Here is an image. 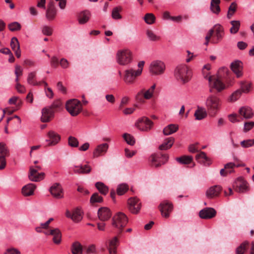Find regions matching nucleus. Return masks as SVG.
Listing matches in <instances>:
<instances>
[{
	"instance_id": "nucleus-1",
	"label": "nucleus",
	"mask_w": 254,
	"mask_h": 254,
	"mask_svg": "<svg viewBox=\"0 0 254 254\" xmlns=\"http://www.w3.org/2000/svg\"><path fill=\"white\" fill-rule=\"evenodd\" d=\"M203 77L208 81L210 87V92H212V88H215L218 92H221L225 88V85L223 83L221 78H226L230 72L227 67L220 68L218 71V76L210 75L209 71L202 70Z\"/></svg>"
},
{
	"instance_id": "nucleus-2",
	"label": "nucleus",
	"mask_w": 254,
	"mask_h": 254,
	"mask_svg": "<svg viewBox=\"0 0 254 254\" xmlns=\"http://www.w3.org/2000/svg\"><path fill=\"white\" fill-rule=\"evenodd\" d=\"M192 72L185 64L178 65L174 70V76L176 80L182 84L189 82L191 78Z\"/></svg>"
},
{
	"instance_id": "nucleus-3",
	"label": "nucleus",
	"mask_w": 254,
	"mask_h": 254,
	"mask_svg": "<svg viewBox=\"0 0 254 254\" xmlns=\"http://www.w3.org/2000/svg\"><path fill=\"white\" fill-rule=\"evenodd\" d=\"M206 105L208 112L211 116H215L218 111L219 110L221 101L219 98L215 96H209L206 101Z\"/></svg>"
},
{
	"instance_id": "nucleus-4",
	"label": "nucleus",
	"mask_w": 254,
	"mask_h": 254,
	"mask_svg": "<svg viewBox=\"0 0 254 254\" xmlns=\"http://www.w3.org/2000/svg\"><path fill=\"white\" fill-rule=\"evenodd\" d=\"M65 108L71 116H76L82 111V105L79 100L72 99L66 102Z\"/></svg>"
},
{
	"instance_id": "nucleus-5",
	"label": "nucleus",
	"mask_w": 254,
	"mask_h": 254,
	"mask_svg": "<svg viewBox=\"0 0 254 254\" xmlns=\"http://www.w3.org/2000/svg\"><path fill=\"white\" fill-rule=\"evenodd\" d=\"M112 225L117 228L119 232L122 231L123 228L127 225L128 219L127 216L122 212H118L117 213L112 219Z\"/></svg>"
},
{
	"instance_id": "nucleus-6",
	"label": "nucleus",
	"mask_w": 254,
	"mask_h": 254,
	"mask_svg": "<svg viewBox=\"0 0 254 254\" xmlns=\"http://www.w3.org/2000/svg\"><path fill=\"white\" fill-rule=\"evenodd\" d=\"M168 158V155L165 154H153L150 156L149 160L152 166L158 168L165 164L167 162Z\"/></svg>"
},
{
	"instance_id": "nucleus-7",
	"label": "nucleus",
	"mask_w": 254,
	"mask_h": 254,
	"mask_svg": "<svg viewBox=\"0 0 254 254\" xmlns=\"http://www.w3.org/2000/svg\"><path fill=\"white\" fill-rule=\"evenodd\" d=\"M117 61L121 65H127L132 61L131 53L128 49L119 51L117 53Z\"/></svg>"
},
{
	"instance_id": "nucleus-8",
	"label": "nucleus",
	"mask_w": 254,
	"mask_h": 254,
	"mask_svg": "<svg viewBox=\"0 0 254 254\" xmlns=\"http://www.w3.org/2000/svg\"><path fill=\"white\" fill-rule=\"evenodd\" d=\"M140 75V70L129 68L125 71L123 80L127 84H132L135 82L136 77Z\"/></svg>"
},
{
	"instance_id": "nucleus-9",
	"label": "nucleus",
	"mask_w": 254,
	"mask_h": 254,
	"mask_svg": "<svg viewBox=\"0 0 254 254\" xmlns=\"http://www.w3.org/2000/svg\"><path fill=\"white\" fill-rule=\"evenodd\" d=\"M165 69L164 63L160 61L152 62L149 66V71L153 75H160L164 73Z\"/></svg>"
},
{
	"instance_id": "nucleus-10",
	"label": "nucleus",
	"mask_w": 254,
	"mask_h": 254,
	"mask_svg": "<svg viewBox=\"0 0 254 254\" xmlns=\"http://www.w3.org/2000/svg\"><path fill=\"white\" fill-rule=\"evenodd\" d=\"M153 123L146 117L139 119L135 123L136 127L141 131H148L151 129Z\"/></svg>"
},
{
	"instance_id": "nucleus-11",
	"label": "nucleus",
	"mask_w": 254,
	"mask_h": 254,
	"mask_svg": "<svg viewBox=\"0 0 254 254\" xmlns=\"http://www.w3.org/2000/svg\"><path fill=\"white\" fill-rule=\"evenodd\" d=\"M233 189L237 192L244 193L249 190L247 182L242 177L238 178L234 182Z\"/></svg>"
},
{
	"instance_id": "nucleus-12",
	"label": "nucleus",
	"mask_w": 254,
	"mask_h": 254,
	"mask_svg": "<svg viewBox=\"0 0 254 254\" xmlns=\"http://www.w3.org/2000/svg\"><path fill=\"white\" fill-rule=\"evenodd\" d=\"M128 209L133 214H137L141 208V202L136 197H131L128 199Z\"/></svg>"
},
{
	"instance_id": "nucleus-13",
	"label": "nucleus",
	"mask_w": 254,
	"mask_h": 254,
	"mask_svg": "<svg viewBox=\"0 0 254 254\" xmlns=\"http://www.w3.org/2000/svg\"><path fill=\"white\" fill-rule=\"evenodd\" d=\"M159 207L162 216L165 218L169 217L173 209V204L168 200L162 201L160 204Z\"/></svg>"
},
{
	"instance_id": "nucleus-14",
	"label": "nucleus",
	"mask_w": 254,
	"mask_h": 254,
	"mask_svg": "<svg viewBox=\"0 0 254 254\" xmlns=\"http://www.w3.org/2000/svg\"><path fill=\"white\" fill-rule=\"evenodd\" d=\"M41 170V167L40 166H36L35 168L31 167L29 175V179L34 182H38L43 179L45 174L44 173H38V171Z\"/></svg>"
},
{
	"instance_id": "nucleus-15",
	"label": "nucleus",
	"mask_w": 254,
	"mask_h": 254,
	"mask_svg": "<svg viewBox=\"0 0 254 254\" xmlns=\"http://www.w3.org/2000/svg\"><path fill=\"white\" fill-rule=\"evenodd\" d=\"M57 10L55 7L54 2L51 0L48 4L46 12V17L48 20H54L57 15Z\"/></svg>"
},
{
	"instance_id": "nucleus-16",
	"label": "nucleus",
	"mask_w": 254,
	"mask_h": 254,
	"mask_svg": "<svg viewBox=\"0 0 254 254\" xmlns=\"http://www.w3.org/2000/svg\"><path fill=\"white\" fill-rule=\"evenodd\" d=\"M51 194L56 198L61 199L64 197L63 190L59 183L54 184L50 189Z\"/></svg>"
},
{
	"instance_id": "nucleus-17",
	"label": "nucleus",
	"mask_w": 254,
	"mask_h": 254,
	"mask_svg": "<svg viewBox=\"0 0 254 254\" xmlns=\"http://www.w3.org/2000/svg\"><path fill=\"white\" fill-rule=\"evenodd\" d=\"M216 214V210L211 207H206L201 210L199 212V217L202 219H211Z\"/></svg>"
},
{
	"instance_id": "nucleus-18",
	"label": "nucleus",
	"mask_w": 254,
	"mask_h": 254,
	"mask_svg": "<svg viewBox=\"0 0 254 254\" xmlns=\"http://www.w3.org/2000/svg\"><path fill=\"white\" fill-rule=\"evenodd\" d=\"M231 68L238 78L243 75V64L240 61H236L231 63Z\"/></svg>"
},
{
	"instance_id": "nucleus-19",
	"label": "nucleus",
	"mask_w": 254,
	"mask_h": 254,
	"mask_svg": "<svg viewBox=\"0 0 254 254\" xmlns=\"http://www.w3.org/2000/svg\"><path fill=\"white\" fill-rule=\"evenodd\" d=\"M215 37L214 39L212 40V43L217 44L222 40L224 36V31L223 27L219 24L216 25L215 26Z\"/></svg>"
},
{
	"instance_id": "nucleus-20",
	"label": "nucleus",
	"mask_w": 254,
	"mask_h": 254,
	"mask_svg": "<svg viewBox=\"0 0 254 254\" xmlns=\"http://www.w3.org/2000/svg\"><path fill=\"white\" fill-rule=\"evenodd\" d=\"M48 139H46V142H48V146L55 145L60 141L61 137L56 132L51 130L48 133Z\"/></svg>"
},
{
	"instance_id": "nucleus-21",
	"label": "nucleus",
	"mask_w": 254,
	"mask_h": 254,
	"mask_svg": "<svg viewBox=\"0 0 254 254\" xmlns=\"http://www.w3.org/2000/svg\"><path fill=\"white\" fill-rule=\"evenodd\" d=\"M222 190L221 186H214L209 188L206 192V196L208 198H212L219 195Z\"/></svg>"
},
{
	"instance_id": "nucleus-22",
	"label": "nucleus",
	"mask_w": 254,
	"mask_h": 254,
	"mask_svg": "<svg viewBox=\"0 0 254 254\" xmlns=\"http://www.w3.org/2000/svg\"><path fill=\"white\" fill-rule=\"evenodd\" d=\"M54 111H52L49 107H46L42 109L41 121L43 123L49 122L53 117Z\"/></svg>"
},
{
	"instance_id": "nucleus-23",
	"label": "nucleus",
	"mask_w": 254,
	"mask_h": 254,
	"mask_svg": "<svg viewBox=\"0 0 254 254\" xmlns=\"http://www.w3.org/2000/svg\"><path fill=\"white\" fill-rule=\"evenodd\" d=\"M235 172V163L229 162L224 165V168L221 169L220 174L222 177H226L229 174Z\"/></svg>"
},
{
	"instance_id": "nucleus-24",
	"label": "nucleus",
	"mask_w": 254,
	"mask_h": 254,
	"mask_svg": "<svg viewBox=\"0 0 254 254\" xmlns=\"http://www.w3.org/2000/svg\"><path fill=\"white\" fill-rule=\"evenodd\" d=\"M99 218L103 221L108 220L111 216L110 210L107 207H101L98 211Z\"/></svg>"
},
{
	"instance_id": "nucleus-25",
	"label": "nucleus",
	"mask_w": 254,
	"mask_h": 254,
	"mask_svg": "<svg viewBox=\"0 0 254 254\" xmlns=\"http://www.w3.org/2000/svg\"><path fill=\"white\" fill-rule=\"evenodd\" d=\"M46 235H51L53 236V241L56 244H60L61 242L62 234L60 230L56 228L50 230L49 232H45Z\"/></svg>"
},
{
	"instance_id": "nucleus-26",
	"label": "nucleus",
	"mask_w": 254,
	"mask_h": 254,
	"mask_svg": "<svg viewBox=\"0 0 254 254\" xmlns=\"http://www.w3.org/2000/svg\"><path fill=\"white\" fill-rule=\"evenodd\" d=\"M73 172L75 174H86L91 172V167L86 164L84 165H75L73 167Z\"/></svg>"
},
{
	"instance_id": "nucleus-27",
	"label": "nucleus",
	"mask_w": 254,
	"mask_h": 254,
	"mask_svg": "<svg viewBox=\"0 0 254 254\" xmlns=\"http://www.w3.org/2000/svg\"><path fill=\"white\" fill-rule=\"evenodd\" d=\"M240 116L246 119L252 118L254 116V112L252 109L249 107H242L239 110Z\"/></svg>"
},
{
	"instance_id": "nucleus-28",
	"label": "nucleus",
	"mask_w": 254,
	"mask_h": 254,
	"mask_svg": "<svg viewBox=\"0 0 254 254\" xmlns=\"http://www.w3.org/2000/svg\"><path fill=\"white\" fill-rule=\"evenodd\" d=\"M10 46L13 51H14L15 56L17 58L21 56V51L20 50V45L18 39L16 37H13L11 39Z\"/></svg>"
},
{
	"instance_id": "nucleus-29",
	"label": "nucleus",
	"mask_w": 254,
	"mask_h": 254,
	"mask_svg": "<svg viewBox=\"0 0 254 254\" xmlns=\"http://www.w3.org/2000/svg\"><path fill=\"white\" fill-rule=\"evenodd\" d=\"M109 147L107 143H105L98 145L93 152V157H98L106 152Z\"/></svg>"
},
{
	"instance_id": "nucleus-30",
	"label": "nucleus",
	"mask_w": 254,
	"mask_h": 254,
	"mask_svg": "<svg viewBox=\"0 0 254 254\" xmlns=\"http://www.w3.org/2000/svg\"><path fill=\"white\" fill-rule=\"evenodd\" d=\"M91 13L89 10H84L79 13L78 16V22L80 24H84L87 22L90 17Z\"/></svg>"
},
{
	"instance_id": "nucleus-31",
	"label": "nucleus",
	"mask_w": 254,
	"mask_h": 254,
	"mask_svg": "<svg viewBox=\"0 0 254 254\" xmlns=\"http://www.w3.org/2000/svg\"><path fill=\"white\" fill-rule=\"evenodd\" d=\"M119 245V241L117 237H114L109 242L108 247L110 254H117V248Z\"/></svg>"
},
{
	"instance_id": "nucleus-32",
	"label": "nucleus",
	"mask_w": 254,
	"mask_h": 254,
	"mask_svg": "<svg viewBox=\"0 0 254 254\" xmlns=\"http://www.w3.org/2000/svg\"><path fill=\"white\" fill-rule=\"evenodd\" d=\"M36 189L35 185L33 184H28L24 186L22 189V193L24 196H29L33 194L34 191Z\"/></svg>"
},
{
	"instance_id": "nucleus-33",
	"label": "nucleus",
	"mask_w": 254,
	"mask_h": 254,
	"mask_svg": "<svg viewBox=\"0 0 254 254\" xmlns=\"http://www.w3.org/2000/svg\"><path fill=\"white\" fill-rule=\"evenodd\" d=\"M195 158L198 162H201L205 165H209L211 164L210 159L206 156L204 152L200 151L196 155Z\"/></svg>"
},
{
	"instance_id": "nucleus-34",
	"label": "nucleus",
	"mask_w": 254,
	"mask_h": 254,
	"mask_svg": "<svg viewBox=\"0 0 254 254\" xmlns=\"http://www.w3.org/2000/svg\"><path fill=\"white\" fill-rule=\"evenodd\" d=\"M152 95L153 93L149 89L145 92H144L143 90H142L136 94L135 98L137 100L141 101L142 100V96L146 99H149L152 97Z\"/></svg>"
},
{
	"instance_id": "nucleus-35",
	"label": "nucleus",
	"mask_w": 254,
	"mask_h": 254,
	"mask_svg": "<svg viewBox=\"0 0 254 254\" xmlns=\"http://www.w3.org/2000/svg\"><path fill=\"white\" fill-rule=\"evenodd\" d=\"M174 140L175 139L173 137L167 138L165 140L164 143L159 146V149L161 150H165L170 148L172 146Z\"/></svg>"
},
{
	"instance_id": "nucleus-36",
	"label": "nucleus",
	"mask_w": 254,
	"mask_h": 254,
	"mask_svg": "<svg viewBox=\"0 0 254 254\" xmlns=\"http://www.w3.org/2000/svg\"><path fill=\"white\" fill-rule=\"evenodd\" d=\"M179 129L178 125L175 124H170L166 127L163 130V133L165 135H168L176 132Z\"/></svg>"
},
{
	"instance_id": "nucleus-37",
	"label": "nucleus",
	"mask_w": 254,
	"mask_h": 254,
	"mask_svg": "<svg viewBox=\"0 0 254 254\" xmlns=\"http://www.w3.org/2000/svg\"><path fill=\"white\" fill-rule=\"evenodd\" d=\"M71 251L72 254H82L83 247L79 242H75L71 246Z\"/></svg>"
},
{
	"instance_id": "nucleus-38",
	"label": "nucleus",
	"mask_w": 254,
	"mask_h": 254,
	"mask_svg": "<svg viewBox=\"0 0 254 254\" xmlns=\"http://www.w3.org/2000/svg\"><path fill=\"white\" fill-rule=\"evenodd\" d=\"M177 161L181 164L188 165L191 164L193 161V157L190 155H183L176 158Z\"/></svg>"
},
{
	"instance_id": "nucleus-39",
	"label": "nucleus",
	"mask_w": 254,
	"mask_h": 254,
	"mask_svg": "<svg viewBox=\"0 0 254 254\" xmlns=\"http://www.w3.org/2000/svg\"><path fill=\"white\" fill-rule=\"evenodd\" d=\"M240 90L242 93H249L251 88L252 84L249 82L246 81H242L240 82Z\"/></svg>"
},
{
	"instance_id": "nucleus-40",
	"label": "nucleus",
	"mask_w": 254,
	"mask_h": 254,
	"mask_svg": "<svg viewBox=\"0 0 254 254\" xmlns=\"http://www.w3.org/2000/svg\"><path fill=\"white\" fill-rule=\"evenodd\" d=\"M82 219V215L81 210L78 208L74 209L72 213L71 219L75 222H78Z\"/></svg>"
},
{
	"instance_id": "nucleus-41",
	"label": "nucleus",
	"mask_w": 254,
	"mask_h": 254,
	"mask_svg": "<svg viewBox=\"0 0 254 254\" xmlns=\"http://www.w3.org/2000/svg\"><path fill=\"white\" fill-rule=\"evenodd\" d=\"M95 187L99 192L103 195H106L108 192L109 189L108 187L102 182H97L95 184Z\"/></svg>"
},
{
	"instance_id": "nucleus-42",
	"label": "nucleus",
	"mask_w": 254,
	"mask_h": 254,
	"mask_svg": "<svg viewBox=\"0 0 254 254\" xmlns=\"http://www.w3.org/2000/svg\"><path fill=\"white\" fill-rule=\"evenodd\" d=\"M249 242L245 241L242 243L236 250V254H244L248 248Z\"/></svg>"
},
{
	"instance_id": "nucleus-43",
	"label": "nucleus",
	"mask_w": 254,
	"mask_h": 254,
	"mask_svg": "<svg viewBox=\"0 0 254 254\" xmlns=\"http://www.w3.org/2000/svg\"><path fill=\"white\" fill-rule=\"evenodd\" d=\"M232 27L230 29L231 34L237 33L240 27V22L238 20H232L230 22Z\"/></svg>"
},
{
	"instance_id": "nucleus-44",
	"label": "nucleus",
	"mask_w": 254,
	"mask_h": 254,
	"mask_svg": "<svg viewBox=\"0 0 254 254\" xmlns=\"http://www.w3.org/2000/svg\"><path fill=\"white\" fill-rule=\"evenodd\" d=\"M206 113L202 108H198L194 114L195 119L200 120L206 117Z\"/></svg>"
},
{
	"instance_id": "nucleus-45",
	"label": "nucleus",
	"mask_w": 254,
	"mask_h": 254,
	"mask_svg": "<svg viewBox=\"0 0 254 254\" xmlns=\"http://www.w3.org/2000/svg\"><path fill=\"white\" fill-rule=\"evenodd\" d=\"M9 155V151L4 143L0 142V157L5 158Z\"/></svg>"
},
{
	"instance_id": "nucleus-46",
	"label": "nucleus",
	"mask_w": 254,
	"mask_h": 254,
	"mask_svg": "<svg viewBox=\"0 0 254 254\" xmlns=\"http://www.w3.org/2000/svg\"><path fill=\"white\" fill-rule=\"evenodd\" d=\"M122 8L121 6H117L113 8L112 12V17L114 19H120L122 18V16L120 12L122 11Z\"/></svg>"
},
{
	"instance_id": "nucleus-47",
	"label": "nucleus",
	"mask_w": 254,
	"mask_h": 254,
	"mask_svg": "<svg viewBox=\"0 0 254 254\" xmlns=\"http://www.w3.org/2000/svg\"><path fill=\"white\" fill-rule=\"evenodd\" d=\"M128 190V187L127 185L122 184L119 185L117 189V193L119 195H122L125 193Z\"/></svg>"
},
{
	"instance_id": "nucleus-48",
	"label": "nucleus",
	"mask_w": 254,
	"mask_h": 254,
	"mask_svg": "<svg viewBox=\"0 0 254 254\" xmlns=\"http://www.w3.org/2000/svg\"><path fill=\"white\" fill-rule=\"evenodd\" d=\"M236 9L237 4L235 2H232L229 7L227 14V17L228 19H230L232 17L236 12Z\"/></svg>"
},
{
	"instance_id": "nucleus-49",
	"label": "nucleus",
	"mask_w": 254,
	"mask_h": 254,
	"mask_svg": "<svg viewBox=\"0 0 254 254\" xmlns=\"http://www.w3.org/2000/svg\"><path fill=\"white\" fill-rule=\"evenodd\" d=\"M144 19L147 24H152L155 22V17L153 14L149 13L145 15Z\"/></svg>"
},
{
	"instance_id": "nucleus-50",
	"label": "nucleus",
	"mask_w": 254,
	"mask_h": 254,
	"mask_svg": "<svg viewBox=\"0 0 254 254\" xmlns=\"http://www.w3.org/2000/svg\"><path fill=\"white\" fill-rule=\"evenodd\" d=\"M8 28L11 31H15L20 30L21 26L18 22H13L8 24Z\"/></svg>"
},
{
	"instance_id": "nucleus-51",
	"label": "nucleus",
	"mask_w": 254,
	"mask_h": 254,
	"mask_svg": "<svg viewBox=\"0 0 254 254\" xmlns=\"http://www.w3.org/2000/svg\"><path fill=\"white\" fill-rule=\"evenodd\" d=\"M123 137L127 142V143L130 145H133L135 143V139L134 137L130 134L128 133H124Z\"/></svg>"
},
{
	"instance_id": "nucleus-52",
	"label": "nucleus",
	"mask_w": 254,
	"mask_h": 254,
	"mask_svg": "<svg viewBox=\"0 0 254 254\" xmlns=\"http://www.w3.org/2000/svg\"><path fill=\"white\" fill-rule=\"evenodd\" d=\"M90 201L91 203H100L103 201V197L100 196L98 193H94L92 195Z\"/></svg>"
},
{
	"instance_id": "nucleus-53",
	"label": "nucleus",
	"mask_w": 254,
	"mask_h": 254,
	"mask_svg": "<svg viewBox=\"0 0 254 254\" xmlns=\"http://www.w3.org/2000/svg\"><path fill=\"white\" fill-rule=\"evenodd\" d=\"M68 144L72 147H77L78 146L79 142L76 138L70 136L68 138Z\"/></svg>"
},
{
	"instance_id": "nucleus-54",
	"label": "nucleus",
	"mask_w": 254,
	"mask_h": 254,
	"mask_svg": "<svg viewBox=\"0 0 254 254\" xmlns=\"http://www.w3.org/2000/svg\"><path fill=\"white\" fill-rule=\"evenodd\" d=\"M146 34L147 35L148 38L151 41H156L160 40V37L155 35L154 33L151 30H147Z\"/></svg>"
},
{
	"instance_id": "nucleus-55",
	"label": "nucleus",
	"mask_w": 254,
	"mask_h": 254,
	"mask_svg": "<svg viewBox=\"0 0 254 254\" xmlns=\"http://www.w3.org/2000/svg\"><path fill=\"white\" fill-rule=\"evenodd\" d=\"M36 71H33L29 73L28 76H27V83L29 84L33 85L35 81L34 80V79L36 78Z\"/></svg>"
},
{
	"instance_id": "nucleus-56",
	"label": "nucleus",
	"mask_w": 254,
	"mask_h": 254,
	"mask_svg": "<svg viewBox=\"0 0 254 254\" xmlns=\"http://www.w3.org/2000/svg\"><path fill=\"white\" fill-rule=\"evenodd\" d=\"M242 93V91H241V90L238 89L231 95L230 98V101L232 102H234L236 101L238 99L240 98Z\"/></svg>"
},
{
	"instance_id": "nucleus-57",
	"label": "nucleus",
	"mask_w": 254,
	"mask_h": 254,
	"mask_svg": "<svg viewBox=\"0 0 254 254\" xmlns=\"http://www.w3.org/2000/svg\"><path fill=\"white\" fill-rule=\"evenodd\" d=\"M62 105V102L60 100L55 101L53 104L49 107L52 111L57 110L61 108Z\"/></svg>"
},
{
	"instance_id": "nucleus-58",
	"label": "nucleus",
	"mask_w": 254,
	"mask_h": 254,
	"mask_svg": "<svg viewBox=\"0 0 254 254\" xmlns=\"http://www.w3.org/2000/svg\"><path fill=\"white\" fill-rule=\"evenodd\" d=\"M241 146L244 148H248L254 145V139L245 140L241 142Z\"/></svg>"
},
{
	"instance_id": "nucleus-59",
	"label": "nucleus",
	"mask_w": 254,
	"mask_h": 254,
	"mask_svg": "<svg viewBox=\"0 0 254 254\" xmlns=\"http://www.w3.org/2000/svg\"><path fill=\"white\" fill-rule=\"evenodd\" d=\"M42 32L45 35L51 36L53 33V29L49 26H44L42 28Z\"/></svg>"
},
{
	"instance_id": "nucleus-60",
	"label": "nucleus",
	"mask_w": 254,
	"mask_h": 254,
	"mask_svg": "<svg viewBox=\"0 0 254 254\" xmlns=\"http://www.w3.org/2000/svg\"><path fill=\"white\" fill-rule=\"evenodd\" d=\"M254 127V122H246L244 124V131L247 132Z\"/></svg>"
},
{
	"instance_id": "nucleus-61",
	"label": "nucleus",
	"mask_w": 254,
	"mask_h": 254,
	"mask_svg": "<svg viewBox=\"0 0 254 254\" xmlns=\"http://www.w3.org/2000/svg\"><path fill=\"white\" fill-rule=\"evenodd\" d=\"M210 8L211 11L213 13H215L217 15H218L221 11L219 4H213V6L212 5H210Z\"/></svg>"
},
{
	"instance_id": "nucleus-62",
	"label": "nucleus",
	"mask_w": 254,
	"mask_h": 254,
	"mask_svg": "<svg viewBox=\"0 0 254 254\" xmlns=\"http://www.w3.org/2000/svg\"><path fill=\"white\" fill-rule=\"evenodd\" d=\"M14 73L16 76L19 77L22 75L23 69L19 65H16L15 66V71Z\"/></svg>"
},
{
	"instance_id": "nucleus-63",
	"label": "nucleus",
	"mask_w": 254,
	"mask_h": 254,
	"mask_svg": "<svg viewBox=\"0 0 254 254\" xmlns=\"http://www.w3.org/2000/svg\"><path fill=\"white\" fill-rule=\"evenodd\" d=\"M15 88L20 93H24L26 91L25 87L20 83L16 84Z\"/></svg>"
},
{
	"instance_id": "nucleus-64",
	"label": "nucleus",
	"mask_w": 254,
	"mask_h": 254,
	"mask_svg": "<svg viewBox=\"0 0 254 254\" xmlns=\"http://www.w3.org/2000/svg\"><path fill=\"white\" fill-rule=\"evenodd\" d=\"M59 65V60L56 57H53L51 60V65L56 68Z\"/></svg>"
}]
</instances>
